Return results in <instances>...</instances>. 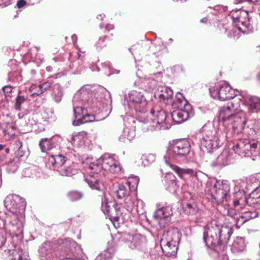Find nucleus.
Masks as SVG:
<instances>
[{
    "mask_svg": "<svg viewBox=\"0 0 260 260\" xmlns=\"http://www.w3.org/2000/svg\"><path fill=\"white\" fill-rule=\"evenodd\" d=\"M237 222L236 225L237 226L240 228L242 225H243L245 222H246V219L243 218V215L242 214L239 217H237Z\"/></svg>",
    "mask_w": 260,
    "mask_h": 260,
    "instance_id": "44",
    "label": "nucleus"
},
{
    "mask_svg": "<svg viewBox=\"0 0 260 260\" xmlns=\"http://www.w3.org/2000/svg\"><path fill=\"white\" fill-rule=\"evenodd\" d=\"M249 109L252 112H260V98L251 96L249 99Z\"/></svg>",
    "mask_w": 260,
    "mask_h": 260,
    "instance_id": "27",
    "label": "nucleus"
},
{
    "mask_svg": "<svg viewBox=\"0 0 260 260\" xmlns=\"http://www.w3.org/2000/svg\"><path fill=\"white\" fill-rule=\"evenodd\" d=\"M127 239L131 242L130 247L132 249H141L145 245V239L140 234H127Z\"/></svg>",
    "mask_w": 260,
    "mask_h": 260,
    "instance_id": "17",
    "label": "nucleus"
},
{
    "mask_svg": "<svg viewBox=\"0 0 260 260\" xmlns=\"http://www.w3.org/2000/svg\"><path fill=\"white\" fill-rule=\"evenodd\" d=\"M139 182V178L138 176H133L128 177L127 184L131 195L137 194V187Z\"/></svg>",
    "mask_w": 260,
    "mask_h": 260,
    "instance_id": "24",
    "label": "nucleus"
},
{
    "mask_svg": "<svg viewBox=\"0 0 260 260\" xmlns=\"http://www.w3.org/2000/svg\"><path fill=\"white\" fill-rule=\"evenodd\" d=\"M233 149L240 155L250 156L256 154L258 152L257 142H250L247 140H241L233 146Z\"/></svg>",
    "mask_w": 260,
    "mask_h": 260,
    "instance_id": "4",
    "label": "nucleus"
},
{
    "mask_svg": "<svg viewBox=\"0 0 260 260\" xmlns=\"http://www.w3.org/2000/svg\"><path fill=\"white\" fill-rule=\"evenodd\" d=\"M227 212L228 215L231 217H235L237 215L236 210L232 208H228Z\"/></svg>",
    "mask_w": 260,
    "mask_h": 260,
    "instance_id": "49",
    "label": "nucleus"
},
{
    "mask_svg": "<svg viewBox=\"0 0 260 260\" xmlns=\"http://www.w3.org/2000/svg\"><path fill=\"white\" fill-rule=\"evenodd\" d=\"M253 194H260V186L255 188L252 192Z\"/></svg>",
    "mask_w": 260,
    "mask_h": 260,
    "instance_id": "54",
    "label": "nucleus"
},
{
    "mask_svg": "<svg viewBox=\"0 0 260 260\" xmlns=\"http://www.w3.org/2000/svg\"><path fill=\"white\" fill-rule=\"evenodd\" d=\"M11 147L15 151V154L18 157H22L24 152L21 150L22 147V142L18 138L11 143Z\"/></svg>",
    "mask_w": 260,
    "mask_h": 260,
    "instance_id": "29",
    "label": "nucleus"
},
{
    "mask_svg": "<svg viewBox=\"0 0 260 260\" xmlns=\"http://www.w3.org/2000/svg\"><path fill=\"white\" fill-rule=\"evenodd\" d=\"M182 205L185 214L195 216L194 217L190 218L191 220L197 224L202 222L200 211L192 196H190L189 200L187 198L184 199L182 202Z\"/></svg>",
    "mask_w": 260,
    "mask_h": 260,
    "instance_id": "5",
    "label": "nucleus"
},
{
    "mask_svg": "<svg viewBox=\"0 0 260 260\" xmlns=\"http://www.w3.org/2000/svg\"><path fill=\"white\" fill-rule=\"evenodd\" d=\"M9 260H31L28 253L20 247L9 250Z\"/></svg>",
    "mask_w": 260,
    "mask_h": 260,
    "instance_id": "16",
    "label": "nucleus"
},
{
    "mask_svg": "<svg viewBox=\"0 0 260 260\" xmlns=\"http://www.w3.org/2000/svg\"><path fill=\"white\" fill-rule=\"evenodd\" d=\"M233 230L223 226L216 220H212L204 228L203 240L206 245L219 254H224L226 245L229 241Z\"/></svg>",
    "mask_w": 260,
    "mask_h": 260,
    "instance_id": "1",
    "label": "nucleus"
},
{
    "mask_svg": "<svg viewBox=\"0 0 260 260\" xmlns=\"http://www.w3.org/2000/svg\"><path fill=\"white\" fill-rule=\"evenodd\" d=\"M236 96L234 90L226 84L220 85L218 90V98L221 101L233 99Z\"/></svg>",
    "mask_w": 260,
    "mask_h": 260,
    "instance_id": "13",
    "label": "nucleus"
},
{
    "mask_svg": "<svg viewBox=\"0 0 260 260\" xmlns=\"http://www.w3.org/2000/svg\"><path fill=\"white\" fill-rule=\"evenodd\" d=\"M95 117L93 115L89 114L87 113L85 114L82 119H77L73 121V124L74 126H78L81 124H83L88 122L94 121Z\"/></svg>",
    "mask_w": 260,
    "mask_h": 260,
    "instance_id": "32",
    "label": "nucleus"
},
{
    "mask_svg": "<svg viewBox=\"0 0 260 260\" xmlns=\"http://www.w3.org/2000/svg\"><path fill=\"white\" fill-rule=\"evenodd\" d=\"M115 218H116V220H118V217H116Z\"/></svg>",
    "mask_w": 260,
    "mask_h": 260,
    "instance_id": "59",
    "label": "nucleus"
},
{
    "mask_svg": "<svg viewBox=\"0 0 260 260\" xmlns=\"http://www.w3.org/2000/svg\"><path fill=\"white\" fill-rule=\"evenodd\" d=\"M205 191L208 195H228L230 186L226 183L216 181L214 185H208Z\"/></svg>",
    "mask_w": 260,
    "mask_h": 260,
    "instance_id": "10",
    "label": "nucleus"
},
{
    "mask_svg": "<svg viewBox=\"0 0 260 260\" xmlns=\"http://www.w3.org/2000/svg\"><path fill=\"white\" fill-rule=\"evenodd\" d=\"M102 169L101 162L91 163L88 168L87 172L89 176L85 179V181L92 190H101L100 180L102 176L104 175V172L102 171Z\"/></svg>",
    "mask_w": 260,
    "mask_h": 260,
    "instance_id": "3",
    "label": "nucleus"
},
{
    "mask_svg": "<svg viewBox=\"0 0 260 260\" xmlns=\"http://www.w3.org/2000/svg\"><path fill=\"white\" fill-rule=\"evenodd\" d=\"M228 196H210L208 200L213 204L220 205L223 204L224 205V202H228ZM226 205V204H225Z\"/></svg>",
    "mask_w": 260,
    "mask_h": 260,
    "instance_id": "35",
    "label": "nucleus"
},
{
    "mask_svg": "<svg viewBox=\"0 0 260 260\" xmlns=\"http://www.w3.org/2000/svg\"><path fill=\"white\" fill-rule=\"evenodd\" d=\"M66 161V157L62 155H51L49 159V162L57 171L63 166Z\"/></svg>",
    "mask_w": 260,
    "mask_h": 260,
    "instance_id": "23",
    "label": "nucleus"
},
{
    "mask_svg": "<svg viewBox=\"0 0 260 260\" xmlns=\"http://www.w3.org/2000/svg\"><path fill=\"white\" fill-rule=\"evenodd\" d=\"M174 71L177 72H182L183 71V69L181 66L180 65H176L173 66L172 69Z\"/></svg>",
    "mask_w": 260,
    "mask_h": 260,
    "instance_id": "51",
    "label": "nucleus"
},
{
    "mask_svg": "<svg viewBox=\"0 0 260 260\" xmlns=\"http://www.w3.org/2000/svg\"><path fill=\"white\" fill-rule=\"evenodd\" d=\"M231 15L234 23L240 31L244 32L249 27L250 23L247 12L240 10L233 11L231 12Z\"/></svg>",
    "mask_w": 260,
    "mask_h": 260,
    "instance_id": "6",
    "label": "nucleus"
},
{
    "mask_svg": "<svg viewBox=\"0 0 260 260\" xmlns=\"http://www.w3.org/2000/svg\"><path fill=\"white\" fill-rule=\"evenodd\" d=\"M82 196H70V200L72 202L79 201L81 199Z\"/></svg>",
    "mask_w": 260,
    "mask_h": 260,
    "instance_id": "53",
    "label": "nucleus"
},
{
    "mask_svg": "<svg viewBox=\"0 0 260 260\" xmlns=\"http://www.w3.org/2000/svg\"><path fill=\"white\" fill-rule=\"evenodd\" d=\"M4 203L6 208L13 214L24 210L26 204L24 199L21 196H7Z\"/></svg>",
    "mask_w": 260,
    "mask_h": 260,
    "instance_id": "7",
    "label": "nucleus"
},
{
    "mask_svg": "<svg viewBox=\"0 0 260 260\" xmlns=\"http://www.w3.org/2000/svg\"><path fill=\"white\" fill-rule=\"evenodd\" d=\"M239 106V103L235 104L233 102L229 104L227 106L222 107L219 114L220 120L228 124V122L231 121Z\"/></svg>",
    "mask_w": 260,
    "mask_h": 260,
    "instance_id": "9",
    "label": "nucleus"
},
{
    "mask_svg": "<svg viewBox=\"0 0 260 260\" xmlns=\"http://www.w3.org/2000/svg\"><path fill=\"white\" fill-rule=\"evenodd\" d=\"M202 146H204L207 149V150H210L211 149L214 148L213 142L212 140H206L205 141H204L202 142Z\"/></svg>",
    "mask_w": 260,
    "mask_h": 260,
    "instance_id": "43",
    "label": "nucleus"
},
{
    "mask_svg": "<svg viewBox=\"0 0 260 260\" xmlns=\"http://www.w3.org/2000/svg\"><path fill=\"white\" fill-rule=\"evenodd\" d=\"M191 109V105H187L186 108L174 110L171 113L172 119L177 123H180L187 120L189 117V112Z\"/></svg>",
    "mask_w": 260,
    "mask_h": 260,
    "instance_id": "11",
    "label": "nucleus"
},
{
    "mask_svg": "<svg viewBox=\"0 0 260 260\" xmlns=\"http://www.w3.org/2000/svg\"><path fill=\"white\" fill-rule=\"evenodd\" d=\"M52 243L50 242L46 241L42 244L40 250L41 252L47 255L50 251L52 250Z\"/></svg>",
    "mask_w": 260,
    "mask_h": 260,
    "instance_id": "38",
    "label": "nucleus"
},
{
    "mask_svg": "<svg viewBox=\"0 0 260 260\" xmlns=\"http://www.w3.org/2000/svg\"><path fill=\"white\" fill-rule=\"evenodd\" d=\"M190 151V145L186 139H180L176 141L169 150V153L177 157H184Z\"/></svg>",
    "mask_w": 260,
    "mask_h": 260,
    "instance_id": "8",
    "label": "nucleus"
},
{
    "mask_svg": "<svg viewBox=\"0 0 260 260\" xmlns=\"http://www.w3.org/2000/svg\"><path fill=\"white\" fill-rule=\"evenodd\" d=\"M245 239L244 237H237L232 244V249L234 252H241L246 248Z\"/></svg>",
    "mask_w": 260,
    "mask_h": 260,
    "instance_id": "25",
    "label": "nucleus"
},
{
    "mask_svg": "<svg viewBox=\"0 0 260 260\" xmlns=\"http://www.w3.org/2000/svg\"><path fill=\"white\" fill-rule=\"evenodd\" d=\"M112 256V254L109 251H105L104 253L101 255L102 258H104L105 260H109Z\"/></svg>",
    "mask_w": 260,
    "mask_h": 260,
    "instance_id": "47",
    "label": "nucleus"
},
{
    "mask_svg": "<svg viewBox=\"0 0 260 260\" xmlns=\"http://www.w3.org/2000/svg\"><path fill=\"white\" fill-rule=\"evenodd\" d=\"M26 5V2L24 0H19L17 3V7L19 8H22Z\"/></svg>",
    "mask_w": 260,
    "mask_h": 260,
    "instance_id": "50",
    "label": "nucleus"
},
{
    "mask_svg": "<svg viewBox=\"0 0 260 260\" xmlns=\"http://www.w3.org/2000/svg\"><path fill=\"white\" fill-rule=\"evenodd\" d=\"M25 101V99L23 96L18 95L16 99V104L15 108L16 110H21V106Z\"/></svg>",
    "mask_w": 260,
    "mask_h": 260,
    "instance_id": "41",
    "label": "nucleus"
},
{
    "mask_svg": "<svg viewBox=\"0 0 260 260\" xmlns=\"http://www.w3.org/2000/svg\"><path fill=\"white\" fill-rule=\"evenodd\" d=\"M200 21L203 23H207L208 21V19L207 18L205 17L201 19Z\"/></svg>",
    "mask_w": 260,
    "mask_h": 260,
    "instance_id": "56",
    "label": "nucleus"
},
{
    "mask_svg": "<svg viewBox=\"0 0 260 260\" xmlns=\"http://www.w3.org/2000/svg\"><path fill=\"white\" fill-rule=\"evenodd\" d=\"M39 145L43 152H46L53 148V143L51 139H42L40 141Z\"/></svg>",
    "mask_w": 260,
    "mask_h": 260,
    "instance_id": "30",
    "label": "nucleus"
},
{
    "mask_svg": "<svg viewBox=\"0 0 260 260\" xmlns=\"http://www.w3.org/2000/svg\"><path fill=\"white\" fill-rule=\"evenodd\" d=\"M180 240V234L177 228L171 229L164 233L160 241V245L166 256H175Z\"/></svg>",
    "mask_w": 260,
    "mask_h": 260,
    "instance_id": "2",
    "label": "nucleus"
},
{
    "mask_svg": "<svg viewBox=\"0 0 260 260\" xmlns=\"http://www.w3.org/2000/svg\"><path fill=\"white\" fill-rule=\"evenodd\" d=\"M74 111L76 120L82 119L85 114L87 113L86 109L82 107H76L74 108Z\"/></svg>",
    "mask_w": 260,
    "mask_h": 260,
    "instance_id": "37",
    "label": "nucleus"
},
{
    "mask_svg": "<svg viewBox=\"0 0 260 260\" xmlns=\"http://www.w3.org/2000/svg\"><path fill=\"white\" fill-rule=\"evenodd\" d=\"M170 168L178 175V176L181 179L184 178V174L189 175L190 176H194L196 178L198 177V173L197 171H194L192 169L186 168L183 169L180 168L179 166L169 164Z\"/></svg>",
    "mask_w": 260,
    "mask_h": 260,
    "instance_id": "19",
    "label": "nucleus"
},
{
    "mask_svg": "<svg viewBox=\"0 0 260 260\" xmlns=\"http://www.w3.org/2000/svg\"><path fill=\"white\" fill-rule=\"evenodd\" d=\"M63 176H72L77 173V171L72 166H62L57 171Z\"/></svg>",
    "mask_w": 260,
    "mask_h": 260,
    "instance_id": "31",
    "label": "nucleus"
},
{
    "mask_svg": "<svg viewBox=\"0 0 260 260\" xmlns=\"http://www.w3.org/2000/svg\"><path fill=\"white\" fill-rule=\"evenodd\" d=\"M143 95L140 92L135 91L130 95L131 100L136 103H140L142 102Z\"/></svg>",
    "mask_w": 260,
    "mask_h": 260,
    "instance_id": "39",
    "label": "nucleus"
},
{
    "mask_svg": "<svg viewBox=\"0 0 260 260\" xmlns=\"http://www.w3.org/2000/svg\"><path fill=\"white\" fill-rule=\"evenodd\" d=\"M103 169L111 173H118L121 171L119 162L112 157L104 158L101 160Z\"/></svg>",
    "mask_w": 260,
    "mask_h": 260,
    "instance_id": "12",
    "label": "nucleus"
},
{
    "mask_svg": "<svg viewBox=\"0 0 260 260\" xmlns=\"http://www.w3.org/2000/svg\"><path fill=\"white\" fill-rule=\"evenodd\" d=\"M218 88H215L214 87H210L209 88V91L212 97L214 99L218 98Z\"/></svg>",
    "mask_w": 260,
    "mask_h": 260,
    "instance_id": "45",
    "label": "nucleus"
},
{
    "mask_svg": "<svg viewBox=\"0 0 260 260\" xmlns=\"http://www.w3.org/2000/svg\"><path fill=\"white\" fill-rule=\"evenodd\" d=\"M50 85H51V84L49 82H46L42 84H40L39 85V87L41 89V91L39 93H34L33 95L37 94V95H39L43 93L45 91H46L47 89H48L50 87Z\"/></svg>",
    "mask_w": 260,
    "mask_h": 260,
    "instance_id": "42",
    "label": "nucleus"
},
{
    "mask_svg": "<svg viewBox=\"0 0 260 260\" xmlns=\"http://www.w3.org/2000/svg\"><path fill=\"white\" fill-rule=\"evenodd\" d=\"M6 237L3 232H0V248L2 247L6 243Z\"/></svg>",
    "mask_w": 260,
    "mask_h": 260,
    "instance_id": "48",
    "label": "nucleus"
},
{
    "mask_svg": "<svg viewBox=\"0 0 260 260\" xmlns=\"http://www.w3.org/2000/svg\"><path fill=\"white\" fill-rule=\"evenodd\" d=\"M151 114L153 116V122L156 124H162V126L165 127L167 126V113L163 110L156 109L153 108L151 110Z\"/></svg>",
    "mask_w": 260,
    "mask_h": 260,
    "instance_id": "14",
    "label": "nucleus"
},
{
    "mask_svg": "<svg viewBox=\"0 0 260 260\" xmlns=\"http://www.w3.org/2000/svg\"><path fill=\"white\" fill-rule=\"evenodd\" d=\"M234 206L236 207L239 205V200H235L233 201Z\"/></svg>",
    "mask_w": 260,
    "mask_h": 260,
    "instance_id": "55",
    "label": "nucleus"
},
{
    "mask_svg": "<svg viewBox=\"0 0 260 260\" xmlns=\"http://www.w3.org/2000/svg\"><path fill=\"white\" fill-rule=\"evenodd\" d=\"M4 146H3V145H2L0 144V150H2V149H4Z\"/></svg>",
    "mask_w": 260,
    "mask_h": 260,
    "instance_id": "58",
    "label": "nucleus"
},
{
    "mask_svg": "<svg viewBox=\"0 0 260 260\" xmlns=\"http://www.w3.org/2000/svg\"><path fill=\"white\" fill-rule=\"evenodd\" d=\"M16 129V127L15 125L8 124L6 128L4 130V135L8 138L14 139L17 137V135L14 133Z\"/></svg>",
    "mask_w": 260,
    "mask_h": 260,
    "instance_id": "34",
    "label": "nucleus"
},
{
    "mask_svg": "<svg viewBox=\"0 0 260 260\" xmlns=\"http://www.w3.org/2000/svg\"><path fill=\"white\" fill-rule=\"evenodd\" d=\"M242 214L243 215V218L246 219V221L252 218H255L258 216L257 213L255 211L246 212Z\"/></svg>",
    "mask_w": 260,
    "mask_h": 260,
    "instance_id": "40",
    "label": "nucleus"
},
{
    "mask_svg": "<svg viewBox=\"0 0 260 260\" xmlns=\"http://www.w3.org/2000/svg\"><path fill=\"white\" fill-rule=\"evenodd\" d=\"M245 201L247 205L253 208H257L260 206V196H248L245 198Z\"/></svg>",
    "mask_w": 260,
    "mask_h": 260,
    "instance_id": "33",
    "label": "nucleus"
},
{
    "mask_svg": "<svg viewBox=\"0 0 260 260\" xmlns=\"http://www.w3.org/2000/svg\"><path fill=\"white\" fill-rule=\"evenodd\" d=\"M3 90L6 96H9L12 91V87L10 85L5 86L3 87Z\"/></svg>",
    "mask_w": 260,
    "mask_h": 260,
    "instance_id": "46",
    "label": "nucleus"
},
{
    "mask_svg": "<svg viewBox=\"0 0 260 260\" xmlns=\"http://www.w3.org/2000/svg\"><path fill=\"white\" fill-rule=\"evenodd\" d=\"M246 123L245 114L242 112H238L235 114L230 122L228 124H231L234 129L242 130L244 129Z\"/></svg>",
    "mask_w": 260,
    "mask_h": 260,
    "instance_id": "15",
    "label": "nucleus"
},
{
    "mask_svg": "<svg viewBox=\"0 0 260 260\" xmlns=\"http://www.w3.org/2000/svg\"><path fill=\"white\" fill-rule=\"evenodd\" d=\"M117 202L113 198L112 196H104L102 200V210L105 213H109L112 207L117 210Z\"/></svg>",
    "mask_w": 260,
    "mask_h": 260,
    "instance_id": "18",
    "label": "nucleus"
},
{
    "mask_svg": "<svg viewBox=\"0 0 260 260\" xmlns=\"http://www.w3.org/2000/svg\"><path fill=\"white\" fill-rule=\"evenodd\" d=\"M113 193L117 195H131L129 190H128L126 186L121 183H115L112 186Z\"/></svg>",
    "mask_w": 260,
    "mask_h": 260,
    "instance_id": "28",
    "label": "nucleus"
},
{
    "mask_svg": "<svg viewBox=\"0 0 260 260\" xmlns=\"http://www.w3.org/2000/svg\"><path fill=\"white\" fill-rule=\"evenodd\" d=\"M173 214L172 208L170 206H166L158 209L153 214V217L156 219H161V223L164 219L169 217Z\"/></svg>",
    "mask_w": 260,
    "mask_h": 260,
    "instance_id": "20",
    "label": "nucleus"
},
{
    "mask_svg": "<svg viewBox=\"0 0 260 260\" xmlns=\"http://www.w3.org/2000/svg\"><path fill=\"white\" fill-rule=\"evenodd\" d=\"M173 95V90L170 88H166L165 90L161 91V93L159 95V100L168 105L171 102Z\"/></svg>",
    "mask_w": 260,
    "mask_h": 260,
    "instance_id": "26",
    "label": "nucleus"
},
{
    "mask_svg": "<svg viewBox=\"0 0 260 260\" xmlns=\"http://www.w3.org/2000/svg\"><path fill=\"white\" fill-rule=\"evenodd\" d=\"M172 105L174 108L181 109L186 108L187 105H190L184 98L182 93L180 92H177L176 94L175 99L172 103Z\"/></svg>",
    "mask_w": 260,
    "mask_h": 260,
    "instance_id": "22",
    "label": "nucleus"
},
{
    "mask_svg": "<svg viewBox=\"0 0 260 260\" xmlns=\"http://www.w3.org/2000/svg\"><path fill=\"white\" fill-rule=\"evenodd\" d=\"M72 193L75 194L76 195H79V193L78 191L73 192Z\"/></svg>",
    "mask_w": 260,
    "mask_h": 260,
    "instance_id": "57",
    "label": "nucleus"
},
{
    "mask_svg": "<svg viewBox=\"0 0 260 260\" xmlns=\"http://www.w3.org/2000/svg\"><path fill=\"white\" fill-rule=\"evenodd\" d=\"M118 199H124L125 204L128 208L132 207L136 200V197H133L132 196H117Z\"/></svg>",
    "mask_w": 260,
    "mask_h": 260,
    "instance_id": "36",
    "label": "nucleus"
},
{
    "mask_svg": "<svg viewBox=\"0 0 260 260\" xmlns=\"http://www.w3.org/2000/svg\"><path fill=\"white\" fill-rule=\"evenodd\" d=\"M167 176H168L170 178L171 181H174V182L176 181L177 178L175 177V176L172 173H167Z\"/></svg>",
    "mask_w": 260,
    "mask_h": 260,
    "instance_id": "52",
    "label": "nucleus"
},
{
    "mask_svg": "<svg viewBox=\"0 0 260 260\" xmlns=\"http://www.w3.org/2000/svg\"><path fill=\"white\" fill-rule=\"evenodd\" d=\"M87 136V132L84 131L80 132L72 137L70 142L75 147H81L84 145Z\"/></svg>",
    "mask_w": 260,
    "mask_h": 260,
    "instance_id": "21",
    "label": "nucleus"
}]
</instances>
